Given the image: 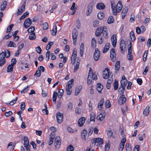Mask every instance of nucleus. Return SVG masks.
I'll return each mask as SVG.
<instances>
[{"label":"nucleus","mask_w":151,"mask_h":151,"mask_svg":"<svg viewBox=\"0 0 151 151\" xmlns=\"http://www.w3.org/2000/svg\"><path fill=\"white\" fill-rule=\"evenodd\" d=\"M91 142L93 146H94L97 144V146H99L103 143V140L101 138H97L93 139Z\"/></svg>","instance_id":"obj_1"},{"label":"nucleus","mask_w":151,"mask_h":151,"mask_svg":"<svg viewBox=\"0 0 151 151\" xmlns=\"http://www.w3.org/2000/svg\"><path fill=\"white\" fill-rule=\"evenodd\" d=\"M87 134V131L85 129H83L81 133V137L82 139L84 141H85L86 140L85 136Z\"/></svg>","instance_id":"obj_23"},{"label":"nucleus","mask_w":151,"mask_h":151,"mask_svg":"<svg viewBox=\"0 0 151 151\" xmlns=\"http://www.w3.org/2000/svg\"><path fill=\"white\" fill-rule=\"evenodd\" d=\"M111 40L112 45L114 47H115L117 42V38L115 34L112 35L111 38Z\"/></svg>","instance_id":"obj_12"},{"label":"nucleus","mask_w":151,"mask_h":151,"mask_svg":"<svg viewBox=\"0 0 151 151\" xmlns=\"http://www.w3.org/2000/svg\"><path fill=\"white\" fill-rule=\"evenodd\" d=\"M148 51L146 50L143 55V60L145 62L147 60V55Z\"/></svg>","instance_id":"obj_41"},{"label":"nucleus","mask_w":151,"mask_h":151,"mask_svg":"<svg viewBox=\"0 0 151 151\" xmlns=\"http://www.w3.org/2000/svg\"><path fill=\"white\" fill-rule=\"evenodd\" d=\"M105 106L106 108H109L111 106V104L109 100H107L106 102Z\"/></svg>","instance_id":"obj_48"},{"label":"nucleus","mask_w":151,"mask_h":151,"mask_svg":"<svg viewBox=\"0 0 151 151\" xmlns=\"http://www.w3.org/2000/svg\"><path fill=\"white\" fill-rule=\"evenodd\" d=\"M92 3H90L88 6L87 12H86V14L87 16L89 15L92 11V7L93 6Z\"/></svg>","instance_id":"obj_17"},{"label":"nucleus","mask_w":151,"mask_h":151,"mask_svg":"<svg viewBox=\"0 0 151 151\" xmlns=\"http://www.w3.org/2000/svg\"><path fill=\"white\" fill-rule=\"evenodd\" d=\"M93 76V71L92 70H90L88 73V77L87 78V83L88 84H90L93 79L92 76Z\"/></svg>","instance_id":"obj_5"},{"label":"nucleus","mask_w":151,"mask_h":151,"mask_svg":"<svg viewBox=\"0 0 151 151\" xmlns=\"http://www.w3.org/2000/svg\"><path fill=\"white\" fill-rule=\"evenodd\" d=\"M129 45H130L128 48V55H130L132 54V42L130 41V44Z\"/></svg>","instance_id":"obj_47"},{"label":"nucleus","mask_w":151,"mask_h":151,"mask_svg":"<svg viewBox=\"0 0 151 151\" xmlns=\"http://www.w3.org/2000/svg\"><path fill=\"white\" fill-rule=\"evenodd\" d=\"M73 108V104L70 102H69L68 104V110L70 111Z\"/></svg>","instance_id":"obj_50"},{"label":"nucleus","mask_w":151,"mask_h":151,"mask_svg":"<svg viewBox=\"0 0 151 151\" xmlns=\"http://www.w3.org/2000/svg\"><path fill=\"white\" fill-rule=\"evenodd\" d=\"M114 21V20L112 16L109 17L107 20L108 23L109 24L113 23Z\"/></svg>","instance_id":"obj_39"},{"label":"nucleus","mask_w":151,"mask_h":151,"mask_svg":"<svg viewBox=\"0 0 151 151\" xmlns=\"http://www.w3.org/2000/svg\"><path fill=\"white\" fill-rule=\"evenodd\" d=\"M104 118V116L102 114H100L97 116V119L101 121L103 120Z\"/></svg>","instance_id":"obj_42"},{"label":"nucleus","mask_w":151,"mask_h":151,"mask_svg":"<svg viewBox=\"0 0 151 151\" xmlns=\"http://www.w3.org/2000/svg\"><path fill=\"white\" fill-rule=\"evenodd\" d=\"M102 29L101 27H99L97 28L96 32V36H99L103 32V30Z\"/></svg>","instance_id":"obj_21"},{"label":"nucleus","mask_w":151,"mask_h":151,"mask_svg":"<svg viewBox=\"0 0 151 151\" xmlns=\"http://www.w3.org/2000/svg\"><path fill=\"white\" fill-rule=\"evenodd\" d=\"M6 57V54L4 52H2L0 54V59H5V57Z\"/></svg>","instance_id":"obj_49"},{"label":"nucleus","mask_w":151,"mask_h":151,"mask_svg":"<svg viewBox=\"0 0 151 151\" xmlns=\"http://www.w3.org/2000/svg\"><path fill=\"white\" fill-rule=\"evenodd\" d=\"M109 70L108 68H106L103 71L102 76L103 78L105 79L109 78Z\"/></svg>","instance_id":"obj_6"},{"label":"nucleus","mask_w":151,"mask_h":151,"mask_svg":"<svg viewBox=\"0 0 151 151\" xmlns=\"http://www.w3.org/2000/svg\"><path fill=\"white\" fill-rule=\"evenodd\" d=\"M113 132L111 131H109L107 132V134L109 137H111L112 136L113 138H114V135H113Z\"/></svg>","instance_id":"obj_57"},{"label":"nucleus","mask_w":151,"mask_h":151,"mask_svg":"<svg viewBox=\"0 0 151 151\" xmlns=\"http://www.w3.org/2000/svg\"><path fill=\"white\" fill-rule=\"evenodd\" d=\"M120 48L121 51H123L124 49L126 48L125 42L123 39H122L120 41Z\"/></svg>","instance_id":"obj_14"},{"label":"nucleus","mask_w":151,"mask_h":151,"mask_svg":"<svg viewBox=\"0 0 151 151\" xmlns=\"http://www.w3.org/2000/svg\"><path fill=\"white\" fill-rule=\"evenodd\" d=\"M29 86H27L23 90L21 91V92L22 93H26L27 91L29 89Z\"/></svg>","instance_id":"obj_55"},{"label":"nucleus","mask_w":151,"mask_h":151,"mask_svg":"<svg viewBox=\"0 0 151 151\" xmlns=\"http://www.w3.org/2000/svg\"><path fill=\"white\" fill-rule=\"evenodd\" d=\"M110 45V44L108 43H107L105 45L103 49V53H105L108 51Z\"/></svg>","instance_id":"obj_26"},{"label":"nucleus","mask_w":151,"mask_h":151,"mask_svg":"<svg viewBox=\"0 0 151 151\" xmlns=\"http://www.w3.org/2000/svg\"><path fill=\"white\" fill-rule=\"evenodd\" d=\"M53 43V42H49L46 47V50H49L51 48V46Z\"/></svg>","instance_id":"obj_46"},{"label":"nucleus","mask_w":151,"mask_h":151,"mask_svg":"<svg viewBox=\"0 0 151 151\" xmlns=\"http://www.w3.org/2000/svg\"><path fill=\"white\" fill-rule=\"evenodd\" d=\"M116 54L114 49L112 48L110 51V57L112 61L114 62L116 60Z\"/></svg>","instance_id":"obj_8"},{"label":"nucleus","mask_w":151,"mask_h":151,"mask_svg":"<svg viewBox=\"0 0 151 151\" xmlns=\"http://www.w3.org/2000/svg\"><path fill=\"white\" fill-rule=\"evenodd\" d=\"M111 8L112 9V12H113L114 11H116V10L115 9V4H114V1L113 0H111Z\"/></svg>","instance_id":"obj_35"},{"label":"nucleus","mask_w":151,"mask_h":151,"mask_svg":"<svg viewBox=\"0 0 151 151\" xmlns=\"http://www.w3.org/2000/svg\"><path fill=\"white\" fill-rule=\"evenodd\" d=\"M103 88V85L100 83H98L97 85L96 90L100 93Z\"/></svg>","instance_id":"obj_24"},{"label":"nucleus","mask_w":151,"mask_h":151,"mask_svg":"<svg viewBox=\"0 0 151 151\" xmlns=\"http://www.w3.org/2000/svg\"><path fill=\"white\" fill-rule=\"evenodd\" d=\"M50 51H48L46 54V60L48 61L49 59V56L50 53Z\"/></svg>","instance_id":"obj_61"},{"label":"nucleus","mask_w":151,"mask_h":151,"mask_svg":"<svg viewBox=\"0 0 151 151\" xmlns=\"http://www.w3.org/2000/svg\"><path fill=\"white\" fill-rule=\"evenodd\" d=\"M57 32V27L56 26H54L53 27V29L51 31V34L53 35H56Z\"/></svg>","instance_id":"obj_33"},{"label":"nucleus","mask_w":151,"mask_h":151,"mask_svg":"<svg viewBox=\"0 0 151 151\" xmlns=\"http://www.w3.org/2000/svg\"><path fill=\"white\" fill-rule=\"evenodd\" d=\"M104 15V14L103 13L99 12L97 14V16L99 19H101L103 18Z\"/></svg>","instance_id":"obj_52"},{"label":"nucleus","mask_w":151,"mask_h":151,"mask_svg":"<svg viewBox=\"0 0 151 151\" xmlns=\"http://www.w3.org/2000/svg\"><path fill=\"white\" fill-rule=\"evenodd\" d=\"M125 90V87H123L121 86H120L118 92L120 94H122L124 93Z\"/></svg>","instance_id":"obj_32"},{"label":"nucleus","mask_w":151,"mask_h":151,"mask_svg":"<svg viewBox=\"0 0 151 151\" xmlns=\"http://www.w3.org/2000/svg\"><path fill=\"white\" fill-rule=\"evenodd\" d=\"M150 108L149 106H147L143 112V114L145 116H147L149 114L150 112Z\"/></svg>","instance_id":"obj_18"},{"label":"nucleus","mask_w":151,"mask_h":151,"mask_svg":"<svg viewBox=\"0 0 151 151\" xmlns=\"http://www.w3.org/2000/svg\"><path fill=\"white\" fill-rule=\"evenodd\" d=\"M80 56L81 57L82 56V55L84 53V44L82 42L81 43L80 47Z\"/></svg>","instance_id":"obj_20"},{"label":"nucleus","mask_w":151,"mask_h":151,"mask_svg":"<svg viewBox=\"0 0 151 151\" xmlns=\"http://www.w3.org/2000/svg\"><path fill=\"white\" fill-rule=\"evenodd\" d=\"M104 101V99H102L99 102L98 106V108L99 110H101L102 108V106H103Z\"/></svg>","instance_id":"obj_29"},{"label":"nucleus","mask_w":151,"mask_h":151,"mask_svg":"<svg viewBox=\"0 0 151 151\" xmlns=\"http://www.w3.org/2000/svg\"><path fill=\"white\" fill-rule=\"evenodd\" d=\"M35 29V27H31L28 29V32L29 33L33 32Z\"/></svg>","instance_id":"obj_60"},{"label":"nucleus","mask_w":151,"mask_h":151,"mask_svg":"<svg viewBox=\"0 0 151 151\" xmlns=\"http://www.w3.org/2000/svg\"><path fill=\"white\" fill-rule=\"evenodd\" d=\"M105 7V5L103 3H99L96 5V8L99 9H103Z\"/></svg>","instance_id":"obj_27"},{"label":"nucleus","mask_w":151,"mask_h":151,"mask_svg":"<svg viewBox=\"0 0 151 151\" xmlns=\"http://www.w3.org/2000/svg\"><path fill=\"white\" fill-rule=\"evenodd\" d=\"M128 11V8L126 7L124 8L122 10V14H124L126 15L127 12Z\"/></svg>","instance_id":"obj_53"},{"label":"nucleus","mask_w":151,"mask_h":151,"mask_svg":"<svg viewBox=\"0 0 151 151\" xmlns=\"http://www.w3.org/2000/svg\"><path fill=\"white\" fill-rule=\"evenodd\" d=\"M72 34L73 44L75 45L78 35V32L76 29H75L73 30Z\"/></svg>","instance_id":"obj_4"},{"label":"nucleus","mask_w":151,"mask_h":151,"mask_svg":"<svg viewBox=\"0 0 151 151\" xmlns=\"http://www.w3.org/2000/svg\"><path fill=\"white\" fill-rule=\"evenodd\" d=\"M57 121L58 123H61L63 121V114L59 112L57 113L56 114Z\"/></svg>","instance_id":"obj_9"},{"label":"nucleus","mask_w":151,"mask_h":151,"mask_svg":"<svg viewBox=\"0 0 151 151\" xmlns=\"http://www.w3.org/2000/svg\"><path fill=\"white\" fill-rule=\"evenodd\" d=\"M66 89L67 95H70L72 91L71 86H67Z\"/></svg>","instance_id":"obj_28"},{"label":"nucleus","mask_w":151,"mask_h":151,"mask_svg":"<svg viewBox=\"0 0 151 151\" xmlns=\"http://www.w3.org/2000/svg\"><path fill=\"white\" fill-rule=\"evenodd\" d=\"M4 52H5L6 54V58H7L9 57L10 56V51L9 50L7 49L4 50Z\"/></svg>","instance_id":"obj_45"},{"label":"nucleus","mask_w":151,"mask_h":151,"mask_svg":"<svg viewBox=\"0 0 151 151\" xmlns=\"http://www.w3.org/2000/svg\"><path fill=\"white\" fill-rule=\"evenodd\" d=\"M23 139L24 140V146L26 148L27 151H30V146L29 144V142L28 138L26 136H24L23 138Z\"/></svg>","instance_id":"obj_3"},{"label":"nucleus","mask_w":151,"mask_h":151,"mask_svg":"<svg viewBox=\"0 0 151 151\" xmlns=\"http://www.w3.org/2000/svg\"><path fill=\"white\" fill-rule=\"evenodd\" d=\"M91 45L92 47H95L96 46V41L94 38H92L91 40Z\"/></svg>","instance_id":"obj_43"},{"label":"nucleus","mask_w":151,"mask_h":151,"mask_svg":"<svg viewBox=\"0 0 151 151\" xmlns=\"http://www.w3.org/2000/svg\"><path fill=\"white\" fill-rule=\"evenodd\" d=\"M130 38L133 41H134L135 40L136 37L134 35V32L132 31L130 32Z\"/></svg>","instance_id":"obj_36"},{"label":"nucleus","mask_w":151,"mask_h":151,"mask_svg":"<svg viewBox=\"0 0 151 151\" xmlns=\"http://www.w3.org/2000/svg\"><path fill=\"white\" fill-rule=\"evenodd\" d=\"M29 38L31 40H35L36 38V36L35 33L30 34L29 36Z\"/></svg>","instance_id":"obj_44"},{"label":"nucleus","mask_w":151,"mask_h":151,"mask_svg":"<svg viewBox=\"0 0 151 151\" xmlns=\"http://www.w3.org/2000/svg\"><path fill=\"white\" fill-rule=\"evenodd\" d=\"M100 57V52L98 48L95 49L93 55V58L96 61L98 60Z\"/></svg>","instance_id":"obj_10"},{"label":"nucleus","mask_w":151,"mask_h":151,"mask_svg":"<svg viewBox=\"0 0 151 151\" xmlns=\"http://www.w3.org/2000/svg\"><path fill=\"white\" fill-rule=\"evenodd\" d=\"M113 85L114 90H116L118 89L119 86V83L118 81L116 80H115Z\"/></svg>","instance_id":"obj_30"},{"label":"nucleus","mask_w":151,"mask_h":151,"mask_svg":"<svg viewBox=\"0 0 151 151\" xmlns=\"http://www.w3.org/2000/svg\"><path fill=\"white\" fill-rule=\"evenodd\" d=\"M126 139L125 137H123L121 140L119 148V151H122L124 148L125 143L126 142Z\"/></svg>","instance_id":"obj_11"},{"label":"nucleus","mask_w":151,"mask_h":151,"mask_svg":"<svg viewBox=\"0 0 151 151\" xmlns=\"http://www.w3.org/2000/svg\"><path fill=\"white\" fill-rule=\"evenodd\" d=\"M126 99L124 95H122L119 97V103L120 105L123 104L126 101Z\"/></svg>","instance_id":"obj_16"},{"label":"nucleus","mask_w":151,"mask_h":151,"mask_svg":"<svg viewBox=\"0 0 151 151\" xmlns=\"http://www.w3.org/2000/svg\"><path fill=\"white\" fill-rule=\"evenodd\" d=\"M13 65H9L7 68V71L8 72H12L13 70Z\"/></svg>","instance_id":"obj_37"},{"label":"nucleus","mask_w":151,"mask_h":151,"mask_svg":"<svg viewBox=\"0 0 151 151\" xmlns=\"http://www.w3.org/2000/svg\"><path fill=\"white\" fill-rule=\"evenodd\" d=\"M127 83V79H124V80H122L121 81V85L120 86L123 87H125Z\"/></svg>","instance_id":"obj_31"},{"label":"nucleus","mask_w":151,"mask_h":151,"mask_svg":"<svg viewBox=\"0 0 151 151\" xmlns=\"http://www.w3.org/2000/svg\"><path fill=\"white\" fill-rule=\"evenodd\" d=\"M25 3L26 2H24V4H23L22 6L20 7L19 9H18V12L17 14L18 15H20L25 10Z\"/></svg>","instance_id":"obj_15"},{"label":"nucleus","mask_w":151,"mask_h":151,"mask_svg":"<svg viewBox=\"0 0 151 151\" xmlns=\"http://www.w3.org/2000/svg\"><path fill=\"white\" fill-rule=\"evenodd\" d=\"M61 144V142H54V146L56 148L58 149L60 147Z\"/></svg>","instance_id":"obj_59"},{"label":"nucleus","mask_w":151,"mask_h":151,"mask_svg":"<svg viewBox=\"0 0 151 151\" xmlns=\"http://www.w3.org/2000/svg\"><path fill=\"white\" fill-rule=\"evenodd\" d=\"M86 119L84 117H81L79 120L78 122V124L79 126L82 127L85 122Z\"/></svg>","instance_id":"obj_19"},{"label":"nucleus","mask_w":151,"mask_h":151,"mask_svg":"<svg viewBox=\"0 0 151 151\" xmlns=\"http://www.w3.org/2000/svg\"><path fill=\"white\" fill-rule=\"evenodd\" d=\"M123 6L122 5V3L121 1H119L117 3L116 6L115 8V11H114L113 12V14L114 15H116L121 10Z\"/></svg>","instance_id":"obj_2"},{"label":"nucleus","mask_w":151,"mask_h":151,"mask_svg":"<svg viewBox=\"0 0 151 151\" xmlns=\"http://www.w3.org/2000/svg\"><path fill=\"white\" fill-rule=\"evenodd\" d=\"M7 2L6 1H4L3 4L1 5V10H4L6 8Z\"/></svg>","instance_id":"obj_34"},{"label":"nucleus","mask_w":151,"mask_h":151,"mask_svg":"<svg viewBox=\"0 0 151 151\" xmlns=\"http://www.w3.org/2000/svg\"><path fill=\"white\" fill-rule=\"evenodd\" d=\"M73 147L71 145H70L67 147V151H73Z\"/></svg>","instance_id":"obj_63"},{"label":"nucleus","mask_w":151,"mask_h":151,"mask_svg":"<svg viewBox=\"0 0 151 151\" xmlns=\"http://www.w3.org/2000/svg\"><path fill=\"white\" fill-rule=\"evenodd\" d=\"M126 151H131L132 149L131 145L128 143H126L125 146Z\"/></svg>","instance_id":"obj_40"},{"label":"nucleus","mask_w":151,"mask_h":151,"mask_svg":"<svg viewBox=\"0 0 151 151\" xmlns=\"http://www.w3.org/2000/svg\"><path fill=\"white\" fill-rule=\"evenodd\" d=\"M12 114V113L11 111H9L8 112H6L5 113V116H9Z\"/></svg>","instance_id":"obj_64"},{"label":"nucleus","mask_w":151,"mask_h":151,"mask_svg":"<svg viewBox=\"0 0 151 151\" xmlns=\"http://www.w3.org/2000/svg\"><path fill=\"white\" fill-rule=\"evenodd\" d=\"M17 99V98L16 97L15 99H14L12 101L10 102H9L8 103H7V104L8 105H12L16 102Z\"/></svg>","instance_id":"obj_56"},{"label":"nucleus","mask_w":151,"mask_h":151,"mask_svg":"<svg viewBox=\"0 0 151 151\" xmlns=\"http://www.w3.org/2000/svg\"><path fill=\"white\" fill-rule=\"evenodd\" d=\"M120 62L119 61H117L115 65V72L117 73L119 71L120 68Z\"/></svg>","instance_id":"obj_25"},{"label":"nucleus","mask_w":151,"mask_h":151,"mask_svg":"<svg viewBox=\"0 0 151 151\" xmlns=\"http://www.w3.org/2000/svg\"><path fill=\"white\" fill-rule=\"evenodd\" d=\"M41 72L40 70H37L36 71L34 75V76H36L38 77H40L41 76Z\"/></svg>","instance_id":"obj_54"},{"label":"nucleus","mask_w":151,"mask_h":151,"mask_svg":"<svg viewBox=\"0 0 151 151\" xmlns=\"http://www.w3.org/2000/svg\"><path fill=\"white\" fill-rule=\"evenodd\" d=\"M32 23V21L31 19L28 18L25 20L24 24V27L25 28H27L30 26Z\"/></svg>","instance_id":"obj_7"},{"label":"nucleus","mask_w":151,"mask_h":151,"mask_svg":"<svg viewBox=\"0 0 151 151\" xmlns=\"http://www.w3.org/2000/svg\"><path fill=\"white\" fill-rule=\"evenodd\" d=\"M16 46V44H15L13 42L10 41L9 45H8V46L9 47H15Z\"/></svg>","instance_id":"obj_58"},{"label":"nucleus","mask_w":151,"mask_h":151,"mask_svg":"<svg viewBox=\"0 0 151 151\" xmlns=\"http://www.w3.org/2000/svg\"><path fill=\"white\" fill-rule=\"evenodd\" d=\"M76 57L72 55L71 57V63H75V59H76Z\"/></svg>","instance_id":"obj_62"},{"label":"nucleus","mask_w":151,"mask_h":151,"mask_svg":"<svg viewBox=\"0 0 151 151\" xmlns=\"http://www.w3.org/2000/svg\"><path fill=\"white\" fill-rule=\"evenodd\" d=\"M80 61V60L77 59L76 60L75 63H73L74 64V72H76L78 69Z\"/></svg>","instance_id":"obj_13"},{"label":"nucleus","mask_w":151,"mask_h":151,"mask_svg":"<svg viewBox=\"0 0 151 151\" xmlns=\"http://www.w3.org/2000/svg\"><path fill=\"white\" fill-rule=\"evenodd\" d=\"M40 25L42 26L43 29L45 30L47 29L48 28V25L47 22L44 23L43 21L41 22Z\"/></svg>","instance_id":"obj_22"},{"label":"nucleus","mask_w":151,"mask_h":151,"mask_svg":"<svg viewBox=\"0 0 151 151\" xmlns=\"http://www.w3.org/2000/svg\"><path fill=\"white\" fill-rule=\"evenodd\" d=\"M58 96V94L56 92H54L53 93L52 98L53 99V101L55 103H56V99Z\"/></svg>","instance_id":"obj_38"},{"label":"nucleus","mask_w":151,"mask_h":151,"mask_svg":"<svg viewBox=\"0 0 151 151\" xmlns=\"http://www.w3.org/2000/svg\"><path fill=\"white\" fill-rule=\"evenodd\" d=\"M95 115L94 113H93L90 115V120L91 121H95Z\"/></svg>","instance_id":"obj_51"}]
</instances>
